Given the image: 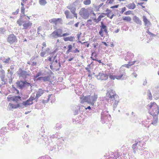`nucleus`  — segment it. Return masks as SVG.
I'll use <instances>...</instances> for the list:
<instances>
[{
    "instance_id": "obj_1",
    "label": "nucleus",
    "mask_w": 159,
    "mask_h": 159,
    "mask_svg": "<svg viewBox=\"0 0 159 159\" xmlns=\"http://www.w3.org/2000/svg\"><path fill=\"white\" fill-rule=\"evenodd\" d=\"M16 87L19 89H22L27 86L32 87V84L28 82L27 80H17L16 82Z\"/></svg>"
},
{
    "instance_id": "obj_2",
    "label": "nucleus",
    "mask_w": 159,
    "mask_h": 159,
    "mask_svg": "<svg viewBox=\"0 0 159 159\" xmlns=\"http://www.w3.org/2000/svg\"><path fill=\"white\" fill-rule=\"evenodd\" d=\"M17 73L19 78H22L24 80H27L26 79L28 76H30V73L29 71H25L21 68L19 69Z\"/></svg>"
},
{
    "instance_id": "obj_3",
    "label": "nucleus",
    "mask_w": 159,
    "mask_h": 159,
    "mask_svg": "<svg viewBox=\"0 0 159 159\" xmlns=\"http://www.w3.org/2000/svg\"><path fill=\"white\" fill-rule=\"evenodd\" d=\"M95 76L98 80H106L108 79V75L102 71L99 72L98 75H95Z\"/></svg>"
},
{
    "instance_id": "obj_4",
    "label": "nucleus",
    "mask_w": 159,
    "mask_h": 159,
    "mask_svg": "<svg viewBox=\"0 0 159 159\" xmlns=\"http://www.w3.org/2000/svg\"><path fill=\"white\" fill-rule=\"evenodd\" d=\"M62 34V30L60 29H58L54 30L50 35L52 37L57 38L58 37H61V34Z\"/></svg>"
},
{
    "instance_id": "obj_5",
    "label": "nucleus",
    "mask_w": 159,
    "mask_h": 159,
    "mask_svg": "<svg viewBox=\"0 0 159 159\" xmlns=\"http://www.w3.org/2000/svg\"><path fill=\"white\" fill-rule=\"evenodd\" d=\"M89 97V104H90L92 106L94 105V103L97 100L98 97V95L94 93L93 95L91 96L88 95Z\"/></svg>"
},
{
    "instance_id": "obj_6",
    "label": "nucleus",
    "mask_w": 159,
    "mask_h": 159,
    "mask_svg": "<svg viewBox=\"0 0 159 159\" xmlns=\"http://www.w3.org/2000/svg\"><path fill=\"white\" fill-rule=\"evenodd\" d=\"M100 29L99 32V34L102 37H103V32H106L107 30V26L105 25L103 21L101 22V25H100Z\"/></svg>"
},
{
    "instance_id": "obj_7",
    "label": "nucleus",
    "mask_w": 159,
    "mask_h": 159,
    "mask_svg": "<svg viewBox=\"0 0 159 159\" xmlns=\"http://www.w3.org/2000/svg\"><path fill=\"white\" fill-rule=\"evenodd\" d=\"M7 41L10 44H12L17 42V39L16 36L13 34L9 35Z\"/></svg>"
},
{
    "instance_id": "obj_8",
    "label": "nucleus",
    "mask_w": 159,
    "mask_h": 159,
    "mask_svg": "<svg viewBox=\"0 0 159 159\" xmlns=\"http://www.w3.org/2000/svg\"><path fill=\"white\" fill-rule=\"evenodd\" d=\"M62 20L61 18H53L49 20V22L51 23H54L56 25L57 24H62Z\"/></svg>"
},
{
    "instance_id": "obj_9",
    "label": "nucleus",
    "mask_w": 159,
    "mask_h": 159,
    "mask_svg": "<svg viewBox=\"0 0 159 159\" xmlns=\"http://www.w3.org/2000/svg\"><path fill=\"white\" fill-rule=\"evenodd\" d=\"M33 103V99L30 97L26 101L22 102V104L25 107H27L28 106L31 105Z\"/></svg>"
},
{
    "instance_id": "obj_10",
    "label": "nucleus",
    "mask_w": 159,
    "mask_h": 159,
    "mask_svg": "<svg viewBox=\"0 0 159 159\" xmlns=\"http://www.w3.org/2000/svg\"><path fill=\"white\" fill-rule=\"evenodd\" d=\"M101 119L102 120H106L108 119V116L111 118V115L108 113V111H102L101 114Z\"/></svg>"
},
{
    "instance_id": "obj_11",
    "label": "nucleus",
    "mask_w": 159,
    "mask_h": 159,
    "mask_svg": "<svg viewBox=\"0 0 159 159\" xmlns=\"http://www.w3.org/2000/svg\"><path fill=\"white\" fill-rule=\"evenodd\" d=\"M21 104L17 103L16 104H15L11 103H10L8 105V107L10 106V108H9V110H10V108L12 109H16L18 108L21 107Z\"/></svg>"
},
{
    "instance_id": "obj_12",
    "label": "nucleus",
    "mask_w": 159,
    "mask_h": 159,
    "mask_svg": "<svg viewBox=\"0 0 159 159\" xmlns=\"http://www.w3.org/2000/svg\"><path fill=\"white\" fill-rule=\"evenodd\" d=\"M116 94V92L113 89H111L109 90L107 93V95L109 98L111 99H112L114 98V96Z\"/></svg>"
},
{
    "instance_id": "obj_13",
    "label": "nucleus",
    "mask_w": 159,
    "mask_h": 159,
    "mask_svg": "<svg viewBox=\"0 0 159 159\" xmlns=\"http://www.w3.org/2000/svg\"><path fill=\"white\" fill-rule=\"evenodd\" d=\"M80 98L81 100V103H83L84 102H87L89 104L88 95L85 96L80 97Z\"/></svg>"
},
{
    "instance_id": "obj_14",
    "label": "nucleus",
    "mask_w": 159,
    "mask_h": 159,
    "mask_svg": "<svg viewBox=\"0 0 159 159\" xmlns=\"http://www.w3.org/2000/svg\"><path fill=\"white\" fill-rule=\"evenodd\" d=\"M143 21L144 23V25L146 26H149L151 25V23L147 19L146 16H143Z\"/></svg>"
},
{
    "instance_id": "obj_15",
    "label": "nucleus",
    "mask_w": 159,
    "mask_h": 159,
    "mask_svg": "<svg viewBox=\"0 0 159 159\" xmlns=\"http://www.w3.org/2000/svg\"><path fill=\"white\" fill-rule=\"evenodd\" d=\"M125 75L126 74L125 72L121 73L119 75H116V79L118 80H125V79L124 78V77L125 76Z\"/></svg>"
},
{
    "instance_id": "obj_16",
    "label": "nucleus",
    "mask_w": 159,
    "mask_h": 159,
    "mask_svg": "<svg viewBox=\"0 0 159 159\" xmlns=\"http://www.w3.org/2000/svg\"><path fill=\"white\" fill-rule=\"evenodd\" d=\"M134 21L137 24L140 25H142L141 21L140 20L139 18L136 16H134L133 18Z\"/></svg>"
},
{
    "instance_id": "obj_17",
    "label": "nucleus",
    "mask_w": 159,
    "mask_h": 159,
    "mask_svg": "<svg viewBox=\"0 0 159 159\" xmlns=\"http://www.w3.org/2000/svg\"><path fill=\"white\" fill-rule=\"evenodd\" d=\"M64 14L67 19H72L73 18L72 15L70 14V12L68 10L65 11Z\"/></svg>"
},
{
    "instance_id": "obj_18",
    "label": "nucleus",
    "mask_w": 159,
    "mask_h": 159,
    "mask_svg": "<svg viewBox=\"0 0 159 159\" xmlns=\"http://www.w3.org/2000/svg\"><path fill=\"white\" fill-rule=\"evenodd\" d=\"M13 101L18 103L19 101L21 100V97L20 96H13Z\"/></svg>"
},
{
    "instance_id": "obj_19",
    "label": "nucleus",
    "mask_w": 159,
    "mask_h": 159,
    "mask_svg": "<svg viewBox=\"0 0 159 159\" xmlns=\"http://www.w3.org/2000/svg\"><path fill=\"white\" fill-rule=\"evenodd\" d=\"M32 25V23L30 21H28V22L27 23H24L23 26L24 27L23 29H27L30 26H31Z\"/></svg>"
},
{
    "instance_id": "obj_20",
    "label": "nucleus",
    "mask_w": 159,
    "mask_h": 159,
    "mask_svg": "<svg viewBox=\"0 0 159 159\" xmlns=\"http://www.w3.org/2000/svg\"><path fill=\"white\" fill-rule=\"evenodd\" d=\"M45 91V90H43L41 89H39L36 93V95H37V97H39L41 96V95L44 93Z\"/></svg>"
},
{
    "instance_id": "obj_21",
    "label": "nucleus",
    "mask_w": 159,
    "mask_h": 159,
    "mask_svg": "<svg viewBox=\"0 0 159 159\" xmlns=\"http://www.w3.org/2000/svg\"><path fill=\"white\" fill-rule=\"evenodd\" d=\"M63 40L65 41H70L72 42L73 41V39H75V37L74 36H71L70 37H66L63 38Z\"/></svg>"
},
{
    "instance_id": "obj_22",
    "label": "nucleus",
    "mask_w": 159,
    "mask_h": 159,
    "mask_svg": "<svg viewBox=\"0 0 159 159\" xmlns=\"http://www.w3.org/2000/svg\"><path fill=\"white\" fill-rule=\"evenodd\" d=\"M126 7L129 9H134L136 7V5L133 2L126 5Z\"/></svg>"
},
{
    "instance_id": "obj_23",
    "label": "nucleus",
    "mask_w": 159,
    "mask_h": 159,
    "mask_svg": "<svg viewBox=\"0 0 159 159\" xmlns=\"http://www.w3.org/2000/svg\"><path fill=\"white\" fill-rule=\"evenodd\" d=\"M88 11V10L84 8H82L80 9L79 14L81 17H82V15Z\"/></svg>"
},
{
    "instance_id": "obj_24",
    "label": "nucleus",
    "mask_w": 159,
    "mask_h": 159,
    "mask_svg": "<svg viewBox=\"0 0 159 159\" xmlns=\"http://www.w3.org/2000/svg\"><path fill=\"white\" fill-rule=\"evenodd\" d=\"M73 48V46H72V45L71 44H69L68 45V50L66 52V54H67L69 53V52H72V50Z\"/></svg>"
},
{
    "instance_id": "obj_25",
    "label": "nucleus",
    "mask_w": 159,
    "mask_h": 159,
    "mask_svg": "<svg viewBox=\"0 0 159 159\" xmlns=\"http://www.w3.org/2000/svg\"><path fill=\"white\" fill-rule=\"evenodd\" d=\"M103 3H102L100 4L99 6H97L95 4H93V6L94 7L95 9L97 11H99V8L103 5Z\"/></svg>"
},
{
    "instance_id": "obj_26",
    "label": "nucleus",
    "mask_w": 159,
    "mask_h": 159,
    "mask_svg": "<svg viewBox=\"0 0 159 159\" xmlns=\"http://www.w3.org/2000/svg\"><path fill=\"white\" fill-rule=\"evenodd\" d=\"M119 102V100H115V102L113 104V110L114 111L116 109V108L117 107V105L118 104V103Z\"/></svg>"
},
{
    "instance_id": "obj_27",
    "label": "nucleus",
    "mask_w": 159,
    "mask_h": 159,
    "mask_svg": "<svg viewBox=\"0 0 159 159\" xmlns=\"http://www.w3.org/2000/svg\"><path fill=\"white\" fill-rule=\"evenodd\" d=\"M89 14L88 11L82 15V17L84 19H87L89 18Z\"/></svg>"
},
{
    "instance_id": "obj_28",
    "label": "nucleus",
    "mask_w": 159,
    "mask_h": 159,
    "mask_svg": "<svg viewBox=\"0 0 159 159\" xmlns=\"http://www.w3.org/2000/svg\"><path fill=\"white\" fill-rule=\"evenodd\" d=\"M50 80V76H43V77H42V80L44 82L47 81H49Z\"/></svg>"
},
{
    "instance_id": "obj_29",
    "label": "nucleus",
    "mask_w": 159,
    "mask_h": 159,
    "mask_svg": "<svg viewBox=\"0 0 159 159\" xmlns=\"http://www.w3.org/2000/svg\"><path fill=\"white\" fill-rule=\"evenodd\" d=\"M80 110V108L78 106H76L75 107V109L74 111H73L74 115H75L78 114V111Z\"/></svg>"
},
{
    "instance_id": "obj_30",
    "label": "nucleus",
    "mask_w": 159,
    "mask_h": 159,
    "mask_svg": "<svg viewBox=\"0 0 159 159\" xmlns=\"http://www.w3.org/2000/svg\"><path fill=\"white\" fill-rule=\"evenodd\" d=\"M122 19L128 22L130 21L131 20V17L129 16H123Z\"/></svg>"
},
{
    "instance_id": "obj_31",
    "label": "nucleus",
    "mask_w": 159,
    "mask_h": 159,
    "mask_svg": "<svg viewBox=\"0 0 159 159\" xmlns=\"http://www.w3.org/2000/svg\"><path fill=\"white\" fill-rule=\"evenodd\" d=\"M147 96L149 100H152V95L150 90L149 89L148 90Z\"/></svg>"
},
{
    "instance_id": "obj_32",
    "label": "nucleus",
    "mask_w": 159,
    "mask_h": 159,
    "mask_svg": "<svg viewBox=\"0 0 159 159\" xmlns=\"http://www.w3.org/2000/svg\"><path fill=\"white\" fill-rule=\"evenodd\" d=\"M156 105H157V104L155 102H151L150 104H149L148 106H149V109H150L152 107H156Z\"/></svg>"
},
{
    "instance_id": "obj_33",
    "label": "nucleus",
    "mask_w": 159,
    "mask_h": 159,
    "mask_svg": "<svg viewBox=\"0 0 159 159\" xmlns=\"http://www.w3.org/2000/svg\"><path fill=\"white\" fill-rule=\"evenodd\" d=\"M106 12H107V13H106L105 14L106 16L107 17H109L110 13L112 11L111 10L109 9L108 8H107L105 10Z\"/></svg>"
},
{
    "instance_id": "obj_34",
    "label": "nucleus",
    "mask_w": 159,
    "mask_h": 159,
    "mask_svg": "<svg viewBox=\"0 0 159 159\" xmlns=\"http://www.w3.org/2000/svg\"><path fill=\"white\" fill-rule=\"evenodd\" d=\"M108 77L111 80H114L115 79H116V75H113L112 74L110 73L108 75Z\"/></svg>"
},
{
    "instance_id": "obj_35",
    "label": "nucleus",
    "mask_w": 159,
    "mask_h": 159,
    "mask_svg": "<svg viewBox=\"0 0 159 159\" xmlns=\"http://www.w3.org/2000/svg\"><path fill=\"white\" fill-rule=\"evenodd\" d=\"M39 3L42 6H44L47 2L45 0H39Z\"/></svg>"
},
{
    "instance_id": "obj_36",
    "label": "nucleus",
    "mask_w": 159,
    "mask_h": 159,
    "mask_svg": "<svg viewBox=\"0 0 159 159\" xmlns=\"http://www.w3.org/2000/svg\"><path fill=\"white\" fill-rule=\"evenodd\" d=\"M91 0H85L83 2L84 4L86 5H89L91 4Z\"/></svg>"
},
{
    "instance_id": "obj_37",
    "label": "nucleus",
    "mask_w": 159,
    "mask_h": 159,
    "mask_svg": "<svg viewBox=\"0 0 159 159\" xmlns=\"http://www.w3.org/2000/svg\"><path fill=\"white\" fill-rule=\"evenodd\" d=\"M67 8L69 10H70L71 13L75 12L76 8L70 7H67Z\"/></svg>"
},
{
    "instance_id": "obj_38",
    "label": "nucleus",
    "mask_w": 159,
    "mask_h": 159,
    "mask_svg": "<svg viewBox=\"0 0 159 159\" xmlns=\"http://www.w3.org/2000/svg\"><path fill=\"white\" fill-rule=\"evenodd\" d=\"M13 93H16V94H20V92L19 90L17 89L16 88H14L13 90L12 91Z\"/></svg>"
},
{
    "instance_id": "obj_39",
    "label": "nucleus",
    "mask_w": 159,
    "mask_h": 159,
    "mask_svg": "<svg viewBox=\"0 0 159 159\" xmlns=\"http://www.w3.org/2000/svg\"><path fill=\"white\" fill-rule=\"evenodd\" d=\"M80 0H76L73 3L76 6V7H77L78 6V5L80 4Z\"/></svg>"
},
{
    "instance_id": "obj_40",
    "label": "nucleus",
    "mask_w": 159,
    "mask_h": 159,
    "mask_svg": "<svg viewBox=\"0 0 159 159\" xmlns=\"http://www.w3.org/2000/svg\"><path fill=\"white\" fill-rule=\"evenodd\" d=\"M154 120L152 122L151 124L154 125H156V124L157 123L158 118L153 119Z\"/></svg>"
},
{
    "instance_id": "obj_41",
    "label": "nucleus",
    "mask_w": 159,
    "mask_h": 159,
    "mask_svg": "<svg viewBox=\"0 0 159 159\" xmlns=\"http://www.w3.org/2000/svg\"><path fill=\"white\" fill-rule=\"evenodd\" d=\"M0 76L2 77L3 76H5V72L3 69H1L0 70Z\"/></svg>"
},
{
    "instance_id": "obj_42",
    "label": "nucleus",
    "mask_w": 159,
    "mask_h": 159,
    "mask_svg": "<svg viewBox=\"0 0 159 159\" xmlns=\"http://www.w3.org/2000/svg\"><path fill=\"white\" fill-rule=\"evenodd\" d=\"M13 96H11V95H9L7 97V101L8 102L11 101H13Z\"/></svg>"
},
{
    "instance_id": "obj_43",
    "label": "nucleus",
    "mask_w": 159,
    "mask_h": 159,
    "mask_svg": "<svg viewBox=\"0 0 159 159\" xmlns=\"http://www.w3.org/2000/svg\"><path fill=\"white\" fill-rule=\"evenodd\" d=\"M25 8L24 7H21V12L22 14H23L24 16H26L25 14Z\"/></svg>"
},
{
    "instance_id": "obj_44",
    "label": "nucleus",
    "mask_w": 159,
    "mask_h": 159,
    "mask_svg": "<svg viewBox=\"0 0 159 159\" xmlns=\"http://www.w3.org/2000/svg\"><path fill=\"white\" fill-rule=\"evenodd\" d=\"M149 114L153 116V119L156 118H157L158 116L156 114L155 112L152 113L150 112H149Z\"/></svg>"
},
{
    "instance_id": "obj_45",
    "label": "nucleus",
    "mask_w": 159,
    "mask_h": 159,
    "mask_svg": "<svg viewBox=\"0 0 159 159\" xmlns=\"http://www.w3.org/2000/svg\"><path fill=\"white\" fill-rule=\"evenodd\" d=\"M128 63H129L127 64H125L122 65V66L125 67L127 68H129L131 66L129 62Z\"/></svg>"
},
{
    "instance_id": "obj_46",
    "label": "nucleus",
    "mask_w": 159,
    "mask_h": 159,
    "mask_svg": "<svg viewBox=\"0 0 159 159\" xmlns=\"http://www.w3.org/2000/svg\"><path fill=\"white\" fill-rule=\"evenodd\" d=\"M30 97V98H31L33 99V101L34 100H35V101H36V102H37L38 100V99L39 98V97H37V96L36 95V96L35 98H34V97H32V96H31Z\"/></svg>"
},
{
    "instance_id": "obj_47",
    "label": "nucleus",
    "mask_w": 159,
    "mask_h": 159,
    "mask_svg": "<svg viewBox=\"0 0 159 159\" xmlns=\"http://www.w3.org/2000/svg\"><path fill=\"white\" fill-rule=\"evenodd\" d=\"M153 95V97L154 98V99L156 100L158 99L159 98V95H158L157 94H154Z\"/></svg>"
},
{
    "instance_id": "obj_48",
    "label": "nucleus",
    "mask_w": 159,
    "mask_h": 159,
    "mask_svg": "<svg viewBox=\"0 0 159 159\" xmlns=\"http://www.w3.org/2000/svg\"><path fill=\"white\" fill-rule=\"evenodd\" d=\"M0 77L1 78V81L4 82V83L6 82L7 81V80L6 79L5 80V76H2V77Z\"/></svg>"
},
{
    "instance_id": "obj_49",
    "label": "nucleus",
    "mask_w": 159,
    "mask_h": 159,
    "mask_svg": "<svg viewBox=\"0 0 159 159\" xmlns=\"http://www.w3.org/2000/svg\"><path fill=\"white\" fill-rule=\"evenodd\" d=\"M42 75V73L40 72H38L35 75H34L35 76V78H38L39 77V76Z\"/></svg>"
},
{
    "instance_id": "obj_50",
    "label": "nucleus",
    "mask_w": 159,
    "mask_h": 159,
    "mask_svg": "<svg viewBox=\"0 0 159 159\" xmlns=\"http://www.w3.org/2000/svg\"><path fill=\"white\" fill-rule=\"evenodd\" d=\"M132 11H128L124 12V14L126 15H130Z\"/></svg>"
},
{
    "instance_id": "obj_51",
    "label": "nucleus",
    "mask_w": 159,
    "mask_h": 159,
    "mask_svg": "<svg viewBox=\"0 0 159 159\" xmlns=\"http://www.w3.org/2000/svg\"><path fill=\"white\" fill-rule=\"evenodd\" d=\"M56 127L58 129H59L62 127V125L60 124H57L56 125Z\"/></svg>"
},
{
    "instance_id": "obj_52",
    "label": "nucleus",
    "mask_w": 159,
    "mask_h": 159,
    "mask_svg": "<svg viewBox=\"0 0 159 159\" xmlns=\"http://www.w3.org/2000/svg\"><path fill=\"white\" fill-rule=\"evenodd\" d=\"M126 10V8L125 7H124L122 8L121 11H120V13L121 14H123V13Z\"/></svg>"
},
{
    "instance_id": "obj_53",
    "label": "nucleus",
    "mask_w": 159,
    "mask_h": 159,
    "mask_svg": "<svg viewBox=\"0 0 159 159\" xmlns=\"http://www.w3.org/2000/svg\"><path fill=\"white\" fill-rule=\"evenodd\" d=\"M46 52L45 51L42 52L40 53V55L41 57H44L46 54Z\"/></svg>"
},
{
    "instance_id": "obj_54",
    "label": "nucleus",
    "mask_w": 159,
    "mask_h": 159,
    "mask_svg": "<svg viewBox=\"0 0 159 159\" xmlns=\"http://www.w3.org/2000/svg\"><path fill=\"white\" fill-rule=\"evenodd\" d=\"M113 98L115 100H116V99L119 100V96L117 94H116V93L114 96V98Z\"/></svg>"
},
{
    "instance_id": "obj_55",
    "label": "nucleus",
    "mask_w": 159,
    "mask_h": 159,
    "mask_svg": "<svg viewBox=\"0 0 159 159\" xmlns=\"http://www.w3.org/2000/svg\"><path fill=\"white\" fill-rule=\"evenodd\" d=\"M5 29L4 28H0V33L3 34L5 32Z\"/></svg>"
},
{
    "instance_id": "obj_56",
    "label": "nucleus",
    "mask_w": 159,
    "mask_h": 159,
    "mask_svg": "<svg viewBox=\"0 0 159 159\" xmlns=\"http://www.w3.org/2000/svg\"><path fill=\"white\" fill-rule=\"evenodd\" d=\"M70 34L68 33H66L63 34H61V37H65L66 36H68Z\"/></svg>"
},
{
    "instance_id": "obj_57",
    "label": "nucleus",
    "mask_w": 159,
    "mask_h": 159,
    "mask_svg": "<svg viewBox=\"0 0 159 159\" xmlns=\"http://www.w3.org/2000/svg\"><path fill=\"white\" fill-rule=\"evenodd\" d=\"M119 6V5L118 4V5H115L113 6H111L110 7V8H111V9H114L115 8H118Z\"/></svg>"
},
{
    "instance_id": "obj_58",
    "label": "nucleus",
    "mask_w": 159,
    "mask_h": 159,
    "mask_svg": "<svg viewBox=\"0 0 159 159\" xmlns=\"http://www.w3.org/2000/svg\"><path fill=\"white\" fill-rule=\"evenodd\" d=\"M10 60V58L9 57H8V58L6 59V60L3 61V62H4L6 63H8L9 62V61Z\"/></svg>"
},
{
    "instance_id": "obj_59",
    "label": "nucleus",
    "mask_w": 159,
    "mask_h": 159,
    "mask_svg": "<svg viewBox=\"0 0 159 159\" xmlns=\"http://www.w3.org/2000/svg\"><path fill=\"white\" fill-rule=\"evenodd\" d=\"M67 7H70L74 8L75 7L76 8V7L75 6L73 3L70 4V5L68 6Z\"/></svg>"
},
{
    "instance_id": "obj_60",
    "label": "nucleus",
    "mask_w": 159,
    "mask_h": 159,
    "mask_svg": "<svg viewBox=\"0 0 159 159\" xmlns=\"http://www.w3.org/2000/svg\"><path fill=\"white\" fill-rule=\"evenodd\" d=\"M52 56H49V57H48V60L49 61L52 62V61H53L52 60Z\"/></svg>"
},
{
    "instance_id": "obj_61",
    "label": "nucleus",
    "mask_w": 159,
    "mask_h": 159,
    "mask_svg": "<svg viewBox=\"0 0 159 159\" xmlns=\"http://www.w3.org/2000/svg\"><path fill=\"white\" fill-rule=\"evenodd\" d=\"M72 52L74 53H77L79 52H80V51L76 48L75 50L72 51Z\"/></svg>"
},
{
    "instance_id": "obj_62",
    "label": "nucleus",
    "mask_w": 159,
    "mask_h": 159,
    "mask_svg": "<svg viewBox=\"0 0 159 159\" xmlns=\"http://www.w3.org/2000/svg\"><path fill=\"white\" fill-rule=\"evenodd\" d=\"M114 1V0H107L106 2V3H107V2H108V3L109 4H112Z\"/></svg>"
},
{
    "instance_id": "obj_63",
    "label": "nucleus",
    "mask_w": 159,
    "mask_h": 159,
    "mask_svg": "<svg viewBox=\"0 0 159 159\" xmlns=\"http://www.w3.org/2000/svg\"><path fill=\"white\" fill-rule=\"evenodd\" d=\"M104 17V16H102V15H99L97 19H98V20H99L100 21L101 20V19Z\"/></svg>"
},
{
    "instance_id": "obj_64",
    "label": "nucleus",
    "mask_w": 159,
    "mask_h": 159,
    "mask_svg": "<svg viewBox=\"0 0 159 159\" xmlns=\"http://www.w3.org/2000/svg\"><path fill=\"white\" fill-rule=\"evenodd\" d=\"M74 23V20L71 21L70 22H69L68 24L67 25H72Z\"/></svg>"
}]
</instances>
